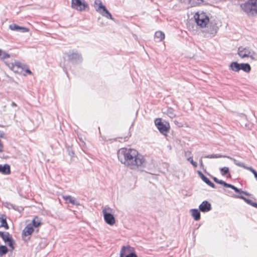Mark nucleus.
<instances>
[{
    "instance_id": "obj_1",
    "label": "nucleus",
    "mask_w": 257,
    "mask_h": 257,
    "mask_svg": "<svg viewBox=\"0 0 257 257\" xmlns=\"http://www.w3.org/2000/svg\"><path fill=\"white\" fill-rule=\"evenodd\" d=\"M117 158L121 164L134 170H139L146 164L144 157L135 149L121 148L117 152Z\"/></svg>"
},
{
    "instance_id": "obj_2",
    "label": "nucleus",
    "mask_w": 257,
    "mask_h": 257,
    "mask_svg": "<svg viewBox=\"0 0 257 257\" xmlns=\"http://www.w3.org/2000/svg\"><path fill=\"white\" fill-rule=\"evenodd\" d=\"M241 10L249 16L257 14V0H248L240 5Z\"/></svg>"
},
{
    "instance_id": "obj_3",
    "label": "nucleus",
    "mask_w": 257,
    "mask_h": 257,
    "mask_svg": "<svg viewBox=\"0 0 257 257\" xmlns=\"http://www.w3.org/2000/svg\"><path fill=\"white\" fill-rule=\"evenodd\" d=\"M94 6L96 11L101 16L107 19L112 20H113L111 14L107 10L106 7L102 4L101 1H95L94 4Z\"/></svg>"
},
{
    "instance_id": "obj_4",
    "label": "nucleus",
    "mask_w": 257,
    "mask_h": 257,
    "mask_svg": "<svg viewBox=\"0 0 257 257\" xmlns=\"http://www.w3.org/2000/svg\"><path fill=\"white\" fill-rule=\"evenodd\" d=\"M237 53L241 58L249 57L252 60L256 59V54L248 47H239L238 49Z\"/></svg>"
},
{
    "instance_id": "obj_5",
    "label": "nucleus",
    "mask_w": 257,
    "mask_h": 257,
    "mask_svg": "<svg viewBox=\"0 0 257 257\" xmlns=\"http://www.w3.org/2000/svg\"><path fill=\"white\" fill-rule=\"evenodd\" d=\"M113 209L109 207L105 206L102 209V213L105 221L110 225H113L115 223V219L112 214Z\"/></svg>"
},
{
    "instance_id": "obj_6",
    "label": "nucleus",
    "mask_w": 257,
    "mask_h": 257,
    "mask_svg": "<svg viewBox=\"0 0 257 257\" xmlns=\"http://www.w3.org/2000/svg\"><path fill=\"white\" fill-rule=\"evenodd\" d=\"M194 18L197 25L201 28H205L209 22V17L204 12L196 13Z\"/></svg>"
},
{
    "instance_id": "obj_7",
    "label": "nucleus",
    "mask_w": 257,
    "mask_h": 257,
    "mask_svg": "<svg viewBox=\"0 0 257 257\" xmlns=\"http://www.w3.org/2000/svg\"><path fill=\"white\" fill-rule=\"evenodd\" d=\"M155 123L160 132L164 135H166L170 128L168 123H164L160 118H157Z\"/></svg>"
},
{
    "instance_id": "obj_8",
    "label": "nucleus",
    "mask_w": 257,
    "mask_h": 257,
    "mask_svg": "<svg viewBox=\"0 0 257 257\" xmlns=\"http://www.w3.org/2000/svg\"><path fill=\"white\" fill-rule=\"evenodd\" d=\"M72 8L79 11H83L87 8L88 5L85 0H72Z\"/></svg>"
},
{
    "instance_id": "obj_9",
    "label": "nucleus",
    "mask_w": 257,
    "mask_h": 257,
    "mask_svg": "<svg viewBox=\"0 0 257 257\" xmlns=\"http://www.w3.org/2000/svg\"><path fill=\"white\" fill-rule=\"evenodd\" d=\"M9 68L16 73L22 74L24 71V67L21 62L15 61L14 63L7 64Z\"/></svg>"
},
{
    "instance_id": "obj_10",
    "label": "nucleus",
    "mask_w": 257,
    "mask_h": 257,
    "mask_svg": "<svg viewBox=\"0 0 257 257\" xmlns=\"http://www.w3.org/2000/svg\"><path fill=\"white\" fill-rule=\"evenodd\" d=\"M227 158L232 160L235 165L240 167H242L246 170H249L253 174L254 176H255L257 174V172H256V171L252 167L246 166L244 165L243 163L238 162L236 159L230 157H227Z\"/></svg>"
},
{
    "instance_id": "obj_11",
    "label": "nucleus",
    "mask_w": 257,
    "mask_h": 257,
    "mask_svg": "<svg viewBox=\"0 0 257 257\" xmlns=\"http://www.w3.org/2000/svg\"><path fill=\"white\" fill-rule=\"evenodd\" d=\"M134 252L133 248L130 245L122 246L120 251V257H125L130 253Z\"/></svg>"
},
{
    "instance_id": "obj_12",
    "label": "nucleus",
    "mask_w": 257,
    "mask_h": 257,
    "mask_svg": "<svg viewBox=\"0 0 257 257\" xmlns=\"http://www.w3.org/2000/svg\"><path fill=\"white\" fill-rule=\"evenodd\" d=\"M68 58L73 63H77L81 61L82 57L78 53H72L68 55Z\"/></svg>"
},
{
    "instance_id": "obj_13",
    "label": "nucleus",
    "mask_w": 257,
    "mask_h": 257,
    "mask_svg": "<svg viewBox=\"0 0 257 257\" xmlns=\"http://www.w3.org/2000/svg\"><path fill=\"white\" fill-rule=\"evenodd\" d=\"M199 210L203 212H206L211 209V205L207 201H204L199 205Z\"/></svg>"
},
{
    "instance_id": "obj_14",
    "label": "nucleus",
    "mask_w": 257,
    "mask_h": 257,
    "mask_svg": "<svg viewBox=\"0 0 257 257\" xmlns=\"http://www.w3.org/2000/svg\"><path fill=\"white\" fill-rule=\"evenodd\" d=\"M34 231V229L32 227V224H28L23 229V236H27L31 235Z\"/></svg>"
},
{
    "instance_id": "obj_15",
    "label": "nucleus",
    "mask_w": 257,
    "mask_h": 257,
    "mask_svg": "<svg viewBox=\"0 0 257 257\" xmlns=\"http://www.w3.org/2000/svg\"><path fill=\"white\" fill-rule=\"evenodd\" d=\"M10 28L13 31H21L22 32H28L29 29L27 28L19 26L16 24H12L10 25Z\"/></svg>"
},
{
    "instance_id": "obj_16",
    "label": "nucleus",
    "mask_w": 257,
    "mask_h": 257,
    "mask_svg": "<svg viewBox=\"0 0 257 257\" xmlns=\"http://www.w3.org/2000/svg\"><path fill=\"white\" fill-rule=\"evenodd\" d=\"M63 198L67 202L77 206L80 205V203L74 197L70 195L63 196Z\"/></svg>"
},
{
    "instance_id": "obj_17",
    "label": "nucleus",
    "mask_w": 257,
    "mask_h": 257,
    "mask_svg": "<svg viewBox=\"0 0 257 257\" xmlns=\"http://www.w3.org/2000/svg\"><path fill=\"white\" fill-rule=\"evenodd\" d=\"M218 30V27L216 24L210 23L209 28L207 30L208 33L214 36L217 33Z\"/></svg>"
},
{
    "instance_id": "obj_18",
    "label": "nucleus",
    "mask_w": 257,
    "mask_h": 257,
    "mask_svg": "<svg viewBox=\"0 0 257 257\" xmlns=\"http://www.w3.org/2000/svg\"><path fill=\"white\" fill-rule=\"evenodd\" d=\"M180 2L181 3L190 4L192 7H195L201 4L203 2V0H180Z\"/></svg>"
},
{
    "instance_id": "obj_19",
    "label": "nucleus",
    "mask_w": 257,
    "mask_h": 257,
    "mask_svg": "<svg viewBox=\"0 0 257 257\" xmlns=\"http://www.w3.org/2000/svg\"><path fill=\"white\" fill-rule=\"evenodd\" d=\"M10 167L8 164H5L4 165H0V173L8 175L10 173Z\"/></svg>"
},
{
    "instance_id": "obj_20",
    "label": "nucleus",
    "mask_w": 257,
    "mask_h": 257,
    "mask_svg": "<svg viewBox=\"0 0 257 257\" xmlns=\"http://www.w3.org/2000/svg\"><path fill=\"white\" fill-rule=\"evenodd\" d=\"M41 219L38 217V216H35L32 220V222L31 223H29V224H32V227H38L40 225H41Z\"/></svg>"
},
{
    "instance_id": "obj_21",
    "label": "nucleus",
    "mask_w": 257,
    "mask_h": 257,
    "mask_svg": "<svg viewBox=\"0 0 257 257\" xmlns=\"http://www.w3.org/2000/svg\"><path fill=\"white\" fill-rule=\"evenodd\" d=\"M191 215L194 220L198 221L200 219V213L199 211L197 209H192L190 210Z\"/></svg>"
},
{
    "instance_id": "obj_22",
    "label": "nucleus",
    "mask_w": 257,
    "mask_h": 257,
    "mask_svg": "<svg viewBox=\"0 0 257 257\" xmlns=\"http://www.w3.org/2000/svg\"><path fill=\"white\" fill-rule=\"evenodd\" d=\"M227 186V188H231L232 189L234 190L235 192H236L237 193H238L239 194H243L246 196L249 195V194L248 193L244 192V191L241 190V189H239L231 184H228V185Z\"/></svg>"
},
{
    "instance_id": "obj_23",
    "label": "nucleus",
    "mask_w": 257,
    "mask_h": 257,
    "mask_svg": "<svg viewBox=\"0 0 257 257\" xmlns=\"http://www.w3.org/2000/svg\"><path fill=\"white\" fill-rule=\"evenodd\" d=\"M230 68L232 71L238 72L240 70V64L236 62H233L231 63Z\"/></svg>"
},
{
    "instance_id": "obj_24",
    "label": "nucleus",
    "mask_w": 257,
    "mask_h": 257,
    "mask_svg": "<svg viewBox=\"0 0 257 257\" xmlns=\"http://www.w3.org/2000/svg\"><path fill=\"white\" fill-rule=\"evenodd\" d=\"M236 197L239 198L244 200L247 204L251 205L253 207L257 208V203L255 202H253L252 200L247 199L243 196H235Z\"/></svg>"
},
{
    "instance_id": "obj_25",
    "label": "nucleus",
    "mask_w": 257,
    "mask_h": 257,
    "mask_svg": "<svg viewBox=\"0 0 257 257\" xmlns=\"http://www.w3.org/2000/svg\"><path fill=\"white\" fill-rule=\"evenodd\" d=\"M0 235L5 242H7L8 241H9V239H10L11 238H12L10 236V233L8 232L4 233L3 232L0 231Z\"/></svg>"
},
{
    "instance_id": "obj_26",
    "label": "nucleus",
    "mask_w": 257,
    "mask_h": 257,
    "mask_svg": "<svg viewBox=\"0 0 257 257\" xmlns=\"http://www.w3.org/2000/svg\"><path fill=\"white\" fill-rule=\"evenodd\" d=\"M250 66L248 64H240V70H242L245 72H249L250 71Z\"/></svg>"
},
{
    "instance_id": "obj_27",
    "label": "nucleus",
    "mask_w": 257,
    "mask_h": 257,
    "mask_svg": "<svg viewBox=\"0 0 257 257\" xmlns=\"http://www.w3.org/2000/svg\"><path fill=\"white\" fill-rule=\"evenodd\" d=\"M155 38L159 39L160 41H162L165 38V34L161 31H157L155 34Z\"/></svg>"
},
{
    "instance_id": "obj_28",
    "label": "nucleus",
    "mask_w": 257,
    "mask_h": 257,
    "mask_svg": "<svg viewBox=\"0 0 257 257\" xmlns=\"http://www.w3.org/2000/svg\"><path fill=\"white\" fill-rule=\"evenodd\" d=\"M228 156L226 157L225 156H223L220 154H212V155H209L207 156H204L203 157L204 158H209V159H214V158H220L222 157H227Z\"/></svg>"
},
{
    "instance_id": "obj_29",
    "label": "nucleus",
    "mask_w": 257,
    "mask_h": 257,
    "mask_svg": "<svg viewBox=\"0 0 257 257\" xmlns=\"http://www.w3.org/2000/svg\"><path fill=\"white\" fill-rule=\"evenodd\" d=\"M166 113L171 118H174L176 116L174 110L172 108H168Z\"/></svg>"
},
{
    "instance_id": "obj_30",
    "label": "nucleus",
    "mask_w": 257,
    "mask_h": 257,
    "mask_svg": "<svg viewBox=\"0 0 257 257\" xmlns=\"http://www.w3.org/2000/svg\"><path fill=\"white\" fill-rule=\"evenodd\" d=\"M202 180L205 182L208 185L211 187L213 188H215V185L211 182L209 179L207 178L205 176L202 178Z\"/></svg>"
},
{
    "instance_id": "obj_31",
    "label": "nucleus",
    "mask_w": 257,
    "mask_h": 257,
    "mask_svg": "<svg viewBox=\"0 0 257 257\" xmlns=\"http://www.w3.org/2000/svg\"><path fill=\"white\" fill-rule=\"evenodd\" d=\"M10 57V55L6 51L0 49V59H5Z\"/></svg>"
},
{
    "instance_id": "obj_32",
    "label": "nucleus",
    "mask_w": 257,
    "mask_h": 257,
    "mask_svg": "<svg viewBox=\"0 0 257 257\" xmlns=\"http://www.w3.org/2000/svg\"><path fill=\"white\" fill-rule=\"evenodd\" d=\"M8 252V248L5 245L0 246V256L6 254Z\"/></svg>"
},
{
    "instance_id": "obj_33",
    "label": "nucleus",
    "mask_w": 257,
    "mask_h": 257,
    "mask_svg": "<svg viewBox=\"0 0 257 257\" xmlns=\"http://www.w3.org/2000/svg\"><path fill=\"white\" fill-rule=\"evenodd\" d=\"M1 227H4L6 229H8L9 228V226H8V223L7 222V220H6V218H2L1 220Z\"/></svg>"
},
{
    "instance_id": "obj_34",
    "label": "nucleus",
    "mask_w": 257,
    "mask_h": 257,
    "mask_svg": "<svg viewBox=\"0 0 257 257\" xmlns=\"http://www.w3.org/2000/svg\"><path fill=\"white\" fill-rule=\"evenodd\" d=\"M221 174L222 176L226 175L229 172V168L226 167H224L220 169Z\"/></svg>"
},
{
    "instance_id": "obj_35",
    "label": "nucleus",
    "mask_w": 257,
    "mask_h": 257,
    "mask_svg": "<svg viewBox=\"0 0 257 257\" xmlns=\"http://www.w3.org/2000/svg\"><path fill=\"white\" fill-rule=\"evenodd\" d=\"M7 242H8L9 246L12 248V249H14L15 248V246L14 245L15 244V241L12 238H11Z\"/></svg>"
},
{
    "instance_id": "obj_36",
    "label": "nucleus",
    "mask_w": 257,
    "mask_h": 257,
    "mask_svg": "<svg viewBox=\"0 0 257 257\" xmlns=\"http://www.w3.org/2000/svg\"><path fill=\"white\" fill-rule=\"evenodd\" d=\"M187 160L190 161V162L191 163V164L194 167H197V164L196 162H194L193 160V159H192V157H190L189 158H187Z\"/></svg>"
},
{
    "instance_id": "obj_37",
    "label": "nucleus",
    "mask_w": 257,
    "mask_h": 257,
    "mask_svg": "<svg viewBox=\"0 0 257 257\" xmlns=\"http://www.w3.org/2000/svg\"><path fill=\"white\" fill-rule=\"evenodd\" d=\"M6 206L9 209L12 208L16 210H18L17 207L16 205L11 203H7Z\"/></svg>"
},
{
    "instance_id": "obj_38",
    "label": "nucleus",
    "mask_w": 257,
    "mask_h": 257,
    "mask_svg": "<svg viewBox=\"0 0 257 257\" xmlns=\"http://www.w3.org/2000/svg\"><path fill=\"white\" fill-rule=\"evenodd\" d=\"M217 183H218L219 184L223 185L224 187H227L228 185V183L225 182L224 181L221 180H218V181H217Z\"/></svg>"
},
{
    "instance_id": "obj_39",
    "label": "nucleus",
    "mask_w": 257,
    "mask_h": 257,
    "mask_svg": "<svg viewBox=\"0 0 257 257\" xmlns=\"http://www.w3.org/2000/svg\"><path fill=\"white\" fill-rule=\"evenodd\" d=\"M125 257H138V256L137 255L136 253L135 252H134L132 253H130V254H128L127 255H126Z\"/></svg>"
},
{
    "instance_id": "obj_40",
    "label": "nucleus",
    "mask_w": 257,
    "mask_h": 257,
    "mask_svg": "<svg viewBox=\"0 0 257 257\" xmlns=\"http://www.w3.org/2000/svg\"><path fill=\"white\" fill-rule=\"evenodd\" d=\"M202 158H204L203 156H202L199 160L200 166L201 168H203L204 167V165L202 161Z\"/></svg>"
},
{
    "instance_id": "obj_41",
    "label": "nucleus",
    "mask_w": 257,
    "mask_h": 257,
    "mask_svg": "<svg viewBox=\"0 0 257 257\" xmlns=\"http://www.w3.org/2000/svg\"><path fill=\"white\" fill-rule=\"evenodd\" d=\"M185 156L186 157H188V158L190 157H192L191 156V152L190 151H189L185 152Z\"/></svg>"
},
{
    "instance_id": "obj_42",
    "label": "nucleus",
    "mask_w": 257,
    "mask_h": 257,
    "mask_svg": "<svg viewBox=\"0 0 257 257\" xmlns=\"http://www.w3.org/2000/svg\"><path fill=\"white\" fill-rule=\"evenodd\" d=\"M3 145L2 143V141L0 140V152H3Z\"/></svg>"
},
{
    "instance_id": "obj_43",
    "label": "nucleus",
    "mask_w": 257,
    "mask_h": 257,
    "mask_svg": "<svg viewBox=\"0 0 257 257\" xmlns=\"http://www.w3.org/2000/svg\"><path fill=\"white\" fill-rule=\"evenodd\" d=\"M198 173L201 179L205 176L201 172L198 171Z\"/></svg>"
},
{
    "instance_id": "obj_44",
    "label": "nucleus",
    "mask_w": 257,
    "mask_h": 257,
    "mask_svg": "<svg viewBox=\"0 0 257 257\" xmlns=\"http://www.w3.org/2000/svg\"><path fill=\"white\" fill-rule=\"evenodd\" d=\"M212 179H213V180H214V181L215 182H216V183H217V181H218V180H219V179H218L217 178L214 177H212Z\"/></svg>"
},
{
    "instance_id": "obj_45",
    "label": "nucleus",
    "mask_w": 257,
    "mask_h": 257,
    "mask_svg": "<svg viewBox=\"0 0 257 257\" xmlns=\"http://www.w3.org/2000/svg\"><path fill=\"white\" fill-rule=\"evenodd\" d=\"M26 72L27 73H29V74H31L32 73L31 71L29 69H27L26 70Z\"/></svg>"
},
{
    "instance_id": "obj_46",
    "label": "nucleus",
    "mask_w": 257,
    "mask_h": 257,
    "mask_svg": "<svg viewBox=\"0 0 257 257\" xmlns=\"http://www.w3.org/2000/svg\"><path fill=\"white\" fill-rule=\"evenodd\" d=\"M16 105H16V104L15 102H13L12 103V106H16Z\"/></svg>"
},
{
    "instance_id": "obj_47",
    "label": "nucleus",
    "mask_w": 257,
    "mask_h": 257,
    "mask_svg": "<svg viewBox=\"0 0 257 257\" xmlns=\"http://www.w3.org/2000/svg\"><path fill=\"white\" fill-rule=\"evenodd\" d=\"M254 177L255 178V179H256V180H257V174H256L255 176H254Z\"/></svg>"
},
{
    "instance_id": "obj_48",
    "label": "nucleus",
    "mask_w": 257,
    "mask_h": 257,
    "mask_svg": "<svg viewBox=\"0 0 257 257\" xmlns=\"http://www.w3.org/2000/svg\"><path fill=\"white\" fill-rule=\"evenodd\" d=\"M0 137H3V135H1L0 136Z\"/></svg>"
}]
</instances>
